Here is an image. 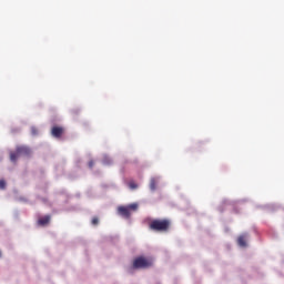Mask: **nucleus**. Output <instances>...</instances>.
<instances>
[{
  "label": "nucleus",
  "mask_w": 284,
  "mask_h": 284,
  "mask_svg": "<svg viewBox=\"0 0 284 284\" xmlns=\"http://www.w3.org/2000/svg\"><path fill=\"white\" fill-rule=\"evenodd\" d=\"M89 168H90V169H93V168H94V161L91 160V161L89 162Z\"/></svg>",
  "instance_id": "nucleus-14"
},
{
  "label": "nucleus",
  "mask_w": 284,
  "mask_h": 284,
  "mask_svg": "<svg viewBox=\"0 0 284 284\" xmlns=\"http://www.w3.org/2000/svg\"><path fill=\"white\" fill-rule=\"evenodd\" d=\"M118 214H120V216H123L124 219H130V207L128 206H119L118 207Z\"/></svg>",
  "instance_id": "nucleus-5"
},
{
  "label": "nucleus",
  "mask_w": 284,
  "mask_h": 284,
  "mask_svg": "<svg viewBox=\"0 0 284 284\" xmlns=\"http://www.w3.org/2000/svg\"><path fill=\"white\" fill-rule=\"evenodd\" d=\"M91 223L92 225H99V217H93Z\"/></svg>",
  "instance_id": "nucleus-12"
},
{
  "label": "nucleus",
  "mask_w": 284,
  "mask_h": 284,
  "mask_svg": "<svg viewBox=\"0 0 284 284\" xmlns=\"http://www.w3.org/2000/svg\"><path fill=\"white\" fill-rule=\"evenodd\" d=\"M0 190H6V181L0 180Z\"/></svg>",
  "instance_id": "nucleus-10"
},
{
  "label": "nucleus",
  "mask_w": 284,
  "mask_h": 284,
  "mask_svg": "<svg viewBox=\"0 0 284 284\" xmlns=\"http://www.w3.org/2000/svg\"><path fill=\"white\" fill-rule=\"evenodd\" d=\"M31 134H33V136H37V134H39L37 128H31Z\"/></svg>",
  "instance_id": "nucleus-11"
},
{
  "label": "nucleus",
  "mask_w": 284,
  "mask_h": 284,
  "mask_svg": "<svg viewBox=\"0 0 284 284\" xmlns=\"http://www.w3.org/2000/svg\"><path fill=\"white\" fill-rule=\"evenodd\" d=\"M152 265H154L152 257L139 256L133 261L134 270H148V267H152Z\"/></svg>",
  "instance_id": "nucleus-2"
},
{
  "label": "nucleus",
  "mask_w": 284,
  "mask_h": 284,
  "mask_svg": "<svg viewBox=\"0 0 284 284\" xmlns=\"http://www.w3.org/2000/svg\"><path fill=\"white\" fill-rule=\"evenodd\" d=\"M39 225H48V223H50V215L40 217L38 220Z\"/></svg>",
  "instance_id": "nucleus-7"
},
{
  "label": "nucleus",
  "mask_w": 284,
  "mask_h": 284,
  "mask_svg": "<svg viewBox=\"0 0 284 284\" xmlns=\"http://www.w3.org/2000/svg\"><path fill=\"white\" fill-rule=\"evenodd\" d=\"M146 221H149V230L152 232H170L172 226V222L169 219H148Z\"/></svg>",
  "instance_id": "nucleus-1"
},
{
  "label": "nucleus",
  "mask_w": 284,
  "mask_h": 284,
  "mask_svg": "<svg viewBox=\"0 0 284 284\" xmlns=\"http://www.w3.org/2000/svg\"><path fill=\"white\" fill-rule=\"evenodd\" d=\"M64 132H65V129H63V126L54 125L51 129V135L54 139H61V136H63Z\"/></svg>",
  "instance_id": "nucleus-4"
},
{
  "label": "nucleus",
  "mask_w": 284,
  "mask_h": 284,
  "mask_svg": "<svg viewBox=\"0 0 284 284\" xmlns=\"http://www.w3.org/2000/svg\"><path fill=\"white\" fill-rule=\"evenodd\" d=\"M128 207H129V211L130 210H136L139 207V205L138 204H130Z\"/></svg>",
  "instance_id": "nucleus-13"
},
{
  "label": "nucleus",
  "mask_w": 284,
  "mask_h": 284,
  "mask_svg": "<svg viewBox=\"0 0 284 284\" xmlns=\"http://www.w3.org/2000/svg\"><path fill=\"white\" fill-rule=\"evenodd\" d=\"M129 187H130V190H136V187H139V184H136L134 182H130Z\"/></svg>",
  "instance_id": "nucleus-9"
},
{
  "label": "nucleus",
  "mask_w": 284,
  "mask_h": 284,
  "mask_svg": "<svg viewBox=\"0 0 284 284\" xmlns=\"http://www.w3.org/2000/svg\"><path fill=\"white\" fill-rule=\"evenodd\" d=\"M150 190H152L153 192H154V190H156V180L155 179H151Z\"/></svg>",
  "instance_id": "nucleus-8"
},
{
  "label": "nucleus",
  "mask_w": 284,
  "mask_h": 284,
  "mask_svg": "<svg viewBox=\"0 0 284 284\" xmlns=\"http://www.w3.org/2000/svg\"><path fill=\"white\" fill-rule=\"evenodd\" d=\"M32 150L29 146L20 145L16 148V152L10 153V161L17 163L19 156H30Z\"/></svg>",
  "instance_id": "nucleus-3"
},
{
  "label": "nucleus",
  "mask_w": 284,
  "mask_h": 284,
  "mask_svg": "<svg viewBox=\"0 0 284 284\" xmlns=\"http://www.w3.org/2000/svg\"><path fill=\"white\" fill-rule=\"evenodd\" d=\"M237 245L240 247H247V234H243L237 237Z\"/></svg>",
  "instance_id": "nucleus-6"
}]
</instances>
